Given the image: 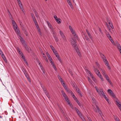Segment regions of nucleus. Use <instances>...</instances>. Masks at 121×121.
<instances>
[{
  "mask_svg": "<svg viewBox=\"0 0 121 121\" xmlns=\"http://www.w3.org/2000/svg\"><path fill=\"white\" fill-rule=\"evenodd\" d=\"M14 30L18 35L20 37V40L21 42L27 51L29 52H30V50L29 49V48L27 46L26 44L25 41L24 39L20 35V32L18 28L15 30Z\"/></svg>",
  "mask_w": 121,
  "mask_h": 121,
  "instance_id": "nucleus-1",
  "label": "nucleus"
},
{
  "mask_svg": "<svg viewBox=\"0 0 121 121\" xmlns=\"http://www.w3.org/2000/svg\"><path fill=\"white\" fill-rule=\"evenodd\" d=\"M73 41L71 42V43L73 47L74 48L78 55L79 56H81V54L79 52V50L78 47L77 45L76 44V41L75 40L73 39Z\"/></svg>",
  "mask_w": 121,
  "mask_h": 121,
  "instance_id": "nucleus-2",
  "label": "nucleus"
},
{
  "mask_svg": "<svg viewBox=\"0 0 121 121\" xmlns=\"http://www.w3.org/2000/svg\"><path fill=\"white\" fill-rule=\"evenodd\" d=\"M69 27L71 32L75 37L77 40L78 39V38L77 35L76 34L75 32L73 30L72 28L70 26H69Z\"/></svg>",
  "mask_w": 121,
  "mask_h": 121,
  "instance_id": "nucleus-3",
  "label": "nucleus"
},
{
  "mask_svg": "<svg viewBox=\"0 0 121 121\" xmlns=\"http://www.w3.org/2000/svg\"><path fill=\"white\" fill-rule=\"evenodd\" d=\"M115 98V100L116 102V104L121 111V105L120 104L121 103L119 100L117 99L116 98Z\"/></svg>",
  "mask_w": 121,
  "mask_h": 121,
  "instance_id": "nucleus-4",
  "label": "nucleus"
},
{
  "mask_svg": "<svg viewBox=\"0 0 121 121\" xmlns=\"http://www.w3.org/2000/svg\"><path fill=\"white\" fill-rule=\"evenodd\" d=\"M61 92L62 95H63L64 97L65 101L67 102H68V101L69 100L68 97L67 96L66 94L65 93L64 91L63 90L61 91Z\"/></svg>",
  "mask_w": 121,
  "mask_h": 121,
  "instance_id": "nucleus-5",
  "label": "nucleus"
},
{
  "mask_svg": "<svg viewBox=\"0 0 121 121\" xmlns=\"http://www.w3.org/2000/svg\"><path fill=\"white\" fill-rule=\"evenodd\" d=\"M108 92L114 98H116L115 95L114 94L113 92L111 89H108Z\"/></svg>",
  "mask_w": 121,
  "mask_h": 121,
  "instance_id": "nucleus-6",
  "label": "nucleus"
},
{
  "mask_svg": "<svg viewBox=\"0 0 121 121\" xmlns=\"http://www.w3.org/2000/svg\"><path fill=\"white\" fill-rule=\"evenodd\" d=\"M97 91L100 95H103L104 93L103 90L101 88L99 89Z\"/></svg>",
  "mask_w": 121,
  "mask_h": 121,
  "instance_id": "nucleus-7",
  "label": "nucleus"
},
{
  "mask_svg": "<svg viewBox=\"0 0 121 121\" xmlns=\"http://www.w3.org/2000/svg\"><path fill=\"white\" fill-rule=\"evenodd\" d=\"M96 107L99 114L102 117V116H103V115L102 114V112L101 111L99 108V107L97 105H96Z\"/></svg>",
  "mask_w": 121,
  "mask_h": 121,
  "instance_id": "nucleus-8",
  "label": "nucleus"
},
{
  "mask_svg": "<svg viewBox=\"0 0 121 121\" xmlns=\"http://www.w3.org/2000/svg\"><path fill=\"white\" fill-rule=\"evenodd\" d=\"M58 59L59 60V61L60 62H61V60L60 59V57L59 55L57 53H54Z\"/></svg>",
  "mask_w": 121,
  "mask_h": 121,
  "instance_id": "nucleus-9",
  "label": "nucleus"
},
{
  "mask_svg": "<svg viewBox=\"0 0 121 121\" xmlns=\"http://www.w3.org/2000/svg\"><path fill=\"white\" fill-rule=\"evenodd\" d=\"M25 75L26 78H27V79L28 80V81L30 82V79L29 77V75L27 73H26L24 74Z\"/></svg>",
  "mask_w": 121,
  "mask_h": 121,
  "instance_id": "nucleus-10",
  "label": "nucleus"
},
{
  "mask_svg": "<svg viewBox=\"0 0 121 121\" xmlns=\"http://www.w3.org/2000/svg\"><path fill=\"white\" fill-rule=\"evenodd\" d=\"M50 47L54 54L57 52L56 51L55 49L54 48L52 45H50Z\"/></svg>",
  "mask_w": 121,
  "mask_h": 121,
  "instance_id": "nucleus-11",
  "label": "nucleus"
},
{
  "mask_svg": "<svg viewBox=\"0 0 121 121\" xmlns=\"http://www.w3.org/2000/svg\"><path fill=\"white\" fill-rule=\"evenodd\" d=\"M74 108L75 110H76L77 113L78 114L79 116L81 114L80 112L79 111V110L77 108H76V107H75Z\"/></svg>",
  "mask_w": 121,
  "mask_h": 121,
  "instance_id": "nucleus-12",
  "label": "nucleus"
},
{
  "mask_svg": "<svg viewBox=\"0 0 121 121\" xmlns=\"http://www.w3.org/2000/svg\"><path fill=\"white\" fill-rule=\"evenodd\" d=\"M67 0V1L68 3L69 4V5L70 6L71 8V9H73V6L72 5V4L71 3V2L70 1V0Z\"/></svg>",
  "mask_w": 121,
  "mask_h": 121,
  "instance_id": "nucleus-13",
  "label": "nucleus"
},
{
  "mask_svg": "<svg viewBox=\"0 0 121 121\" xmlns=\"http://www.w3.org/2000/svg\"><path fill=\"white\" fill-rule=\"evenodd\" d=\"M86 32L87 33L90 38L91 39H92V36L90 34L88 30H86Z\"/></svg>",
  "mask_w": 121,
  "mask_h": 121,
  "instance_id": "nucleus-14",
  "label": "nucleus"
},
{
  "mask_svg": "<svg viewBox=\"0 0 121 121\" xmlns=\"http://www.w3.org/2000/svg\"><path fill=\"white\" fill-rule=\"evenodd\" d=\"M87 79L88 80V81L90 83V84L91 85H93V82H92V80L89 77H87Z\"/></svg>",
  "mask_w": 121,
  "mask_h": 121,
  "instance_id": "nucleus-15",
  "label": "nucleus"
},
{
  "mask_svg": "<svg viewBox=\"0 0 121 121\" xmlns=\"http://www.w3.org/2000/svg\"><path fill=\"white\" fill-rule=\"evenodd\" d=\"M33 11L36 17H38V15L37 12L35 9H33Z\"/></svg>",
  "mask_w": 121,
  "mask_h": 121,
  "instance_id": "nucleus-16",
  "label": "nucleus"
},
{
  "mask_svg": "<svg viewBox=\"0 0 121 121\" xmlns=\"http://www.w3.org/2000/svg\"><path fill=\"white\" fill-rule=\"evenodd\" d=\"M67 102L68 103V104H69L70 107L73 109V107L72 105V104L70 102V101L69 100L68 101V102Z\"/></svg>",
  "mask_w": 121,
  "mask_h": 121,
  "instance_id": "nucleus-17",
  "label": "nucleus"
},
{
  "mask_svg": "<svg viewBox=\"0 0 121 121\" xmlns=\"http://www.w3.org/2000/svg\"><path fill=\"white\" fill-rule=\"evenodd\" d=\"M21 69L24 74L27 72L25 68L24 67H22L21 68Z\"/></svg>",
  "mask_w": 121,
  "mask_h": 121,
  "instance_id": "nucleus-18",
  "label": "nucleus"
},
{
  "mask_svg": "<svg viewBox=\"0 0 121 121\" xmlns=\"http://www.w3.org/2000/svg\"><path fill=\"white\" fill-rule=\"evenodd\" d=\"M91 78H92V79L95 82H96V80L95 78L94 77L93 75H91Z\"/></svg>",
  "mask_w": 121,
  "mask_h": 121,
  "instance_id": "nucleus-19",
  "label": "nucleus"
},
{
  "mask_svg": "<svg viewBox=\"0 0 121 121\" xmlns=\"http://www.w3.org/2000/svg\"><path fill=\"white\" fill-rule=\"evenodd\" d=\"M48 27L52 31L53 33V34H55V33L54 31V30H53V27L52 26V25H51L50 26H49Z\"/></svg>",
  "mask_w": 121,
  "mask_h": 121,
  "instance_id": "nucleus-20",
  "label": "nucleus"
},
{
  "mask_svg": "<svg viewBox=\"0 0 121 121\" xmlns=\"http://www.w3.org/2000/svg\"><path fill=\"white\" fill-rule=\"evenodd\" d=\"M58 24H60L61 23V20L59 18H57L55 20Z\"/></svg>",
  "mask_w": 121,
  "mask_h": 121,
  "instance_id": "nucleus-21",
  "label": "nucleus"
},
{
  "mask_svg": "<svg viewBox=\"0 0 121 121\" xmlns=\"http://www.w3.org/2000/svg\"><path fill=\"white\" fill-rule=\"evenodd\" d=\"M110 40L111 42L114 45H115V44L114 43V41L112 40L111 36L108 38Z\"/></svg>",
  "mask_w": 121,
  "mask_h": 121,
  "instance_id": "nucleus-22",
  "label": "nucleus"
},
{
  "mask_svg": "<svg viewBox=\"0 0 121 121\" xmlns=\"http://www.w3.org/2000/svg\"><path fill=\"white\" fill-rule=\"evenodd\" d=\"M110 40L111 42L114 45H115V44L114 43V41L112 40L111 36L108 38Z\"/></svg>",
  "mask_w": 121,
  "mask_h": 121,
  "instance_id": "nucleus-23",
  "label": "nucleus"
},
{
  "mask_svg": "<svg viewBox=\"0 0 121 121\" xmlns=\"http://www.w3.org/2000/svg\"><path fill=\"white\" fill-rule=\"evenodd\" d=\"M110 40L111 42L114 45H115V44L114 43V41L112 40L111 36L108 38Z\"/></svg>",
  "mask_w": 121,
  "mask_h": 121,
  "instance_id": "nucleus-24",
  "label": "nucleus"
},
{
  "mask_svg": "<svg viewBox=\"0 0 121 121\" xmlns=\"http://www.w3.org/2000/svg\"><path fill=\"white\" fill-rule=\"evenodd\" d=\"M79 116L81 118L83 121H86L84 118L83 116L82 115V114L79 115Z\"/></svg>",
  "mask_w": 121,
  "mask_h": 121,
  "instance_id": "nucleus-25",
  "label": "nucleus"
},
{
  "mask_svg": "<svg viewBox=\"0 0 121 121\" xmlns=\"http://www.w3.org/2000/svg\"><path fill=\"white\" fill-rule=\"evenodd\" d=\"M64 88L65 89L66 91H67V92H68L69 93H70V91H71V90H69L68 87L66 86H64Z\"/></svg>",
  "mask_w": 121,
  "mask_h": 121,
  "instance_id": "nucleus-26",
  "label": "nucleus"
},
{
  "mask_svg": "<svg viewBox=\"0 0 121 121\" xmlns=\"http://www.w3.org/2000/svg\"><path fill=\"white\" fill-rule=\"evenodd\" d=\"M85 38V39L86 40H88L89 41V39L88 36L86 34H84Z\"/></svg>",
  "mask_w": 121,
  "mask_h": 121,
  "instance_id": "nucleus-27",
  "label": "nucleus"
},
{
  "mask_svg": "<svg viewBox=\"0 0 121 121\" xmlns=\"http://www.w3.org/2000/svg\"><path fill=\"white\" fill-rule=\"evenodd\" d=\"M117 46V48L119 50L121 49V47L120 45L117 42L116 43Z\"/></svg>",
  "mask_w": 121,
  "mask_h": 121,
  "instance_id": "nucleus-28",
  "label": "nucleus"
},
{
  "mask_svg": "<svg viewBox=\"0 0 121 121\" xmlns=\"http://www.w3.org/2000/svg\"><path fill=\"white\" fill-rule=\"evenodd\" d=\"M102 73L104 75L105 77H106L107 75H106L105 73V72L104 70V69H102Z\"/></svg>",
  "mask_w": 121,
  "mask_h": 121,
  "instance_id": "nucleus-29",
  "label": "nucleus"
},
{
  "mask_svg": "<svg viewBox=\"0 0 121 121\" xmlns=\"http://www.w3.org/2000/svg\"><path fill=\"white\" fill-rule=\"evenodd\" d=\"M95 73L98 76H100L101 75V74L100 73L99 70L97 69V70Z\"/></svg>",
  "mask_w": 121,
  "mask_h": 121,
  "instance_id": "nucleus-30",
  "label": "nucleus"
},
{
  "mask_svg": "<svg viewBox=\"0 0 121 121\" xmlns=\"http://www.w3.org/2000/svg\"><path fill=\"white\" fill-rule=\"evenodd\" d=\"M41 86L43 90V91L45 93H47V92H48L46 91V89L45 88V87L44 86H42V85H41Z\"/></svg>",
  "mask_w": 121,
  "mask_h": 121,
  "instance_id": "nucleus-31",
  "label": "nucleus"
},
{
  "mask_svg": "<svg viewBox=\"0 0 121 121\" xmlns=\"http://www.w3.org/2000/svg\"><path fill=\"white\" fill-rule=\"evenodd\" d=\"M69 93L72 95V96L73 98L76 97L75 95L72 91H70V93Z\"/></svg>",
  "mask_w": 121,
  "mask_h": 121,
  "instance_id": "nucleus-32",
  "label": "nucleus"
},
{
  "mask_svg": "<svg viewBox=\"0 0 121 121\" xmlns=\"http://www.w3.org/2000/svg\"><path fill=\"white\" fill-rule=\"evenodd\" d=\"M61 36L63 39V40L65 42L66 41V39L64 35H63L62 36Z\"/></svg>",
  "mask_w": 121,
  "mask_h": 121,
  "instance_id": "nucleus-33",
  "label": "nucleus"
},
{
  "mask_svg": "<svg viewBox=\"0 0 121 121\" xmlns=\"http://www.w3.org/2000/svg\"><path fill=\"white\" fill-rule=\"evenodd\" d=\"M61 36L63 39V40L65 42L66 41V39L64 35H63L62 36Z\"/></svg>",
  "mask_w": 121,
  "mask_h": 121,
  "instance_id": "nucleus-34",
  "label": "nucleus"
},
{
  "mask_svg": "<svg viewBox=\"0 0 121 121\" xmlns=\"http://www.w3.org/2000/svg\"><path fill=\"white\" fill-rule=\"evenodd\" d=\"M100 56L101 58L103 59V60L106 59L105 56L102 53L100 54Z\"/></svg>",
  "mask_w": 121,
  "mask_h": 121,
  "instance_id": "nucleus-35",
  "label": "nucleus"
},
{
  "mask_svg": "<svg viewBox=\"0 0 121 121\" xmlns=\"http://www.w3.org/2000/svg\"><path fill=\"white\" fill-rule=\"evenodd\" d=\"M105 77L106 78V79L110 83H111V82L110 81V80L109 79V78L107 75Z\"/></svg>",
  "mask_w": 121,
  "mask_h": 121,
  "instance_id": "nucleus-36",
  "label": "nucleus"
},
{
  "mask_svg": "<svg viewBox=\"0 0 121 121\" xmlns=\"http://www.w3.org/2000/svg\"><path fill=\"white\" fill-rule=\"evenodd\" d=\"M75 88L77 91L78 93L80 94V93H81V92L79 90V89L77 87H76V88Z\"/></svg>",
  "mask_w": 121,
  "mask_h": 121,
  "instance_id": "nucleus-37",
  "label": "nucleus"
},
{
  "mask_svg": "<svg viewBox=\"0 0 121 121\" xmlns=\"http://www.w3.org/2000/svg\"><path fill=\"white\" fill-rule=\"evenodd\" d=\"M105 65L107 66L109 70H110L111 68L109 65V64L108 63H106V64Z\"/></svg>",
  "mask_w": 121,
  "mask_h": 121,
  "instance_id": "nucleus-38",
  "label": "nucleus"
},
{
  "mask_svg": "<svg viewBox=\"0 0 121 121\" xmlns=\"http://www.w3.org/2000/svg\"><path fill=\"white\" fill-rule=\"evenodd\" d=\"M18 4L19 6L20 7V8L21 9H22V8H23V7L21 3V2H19V3H18Z\"/></svg>",
  "mask_w": 121,
  "mask_h": 121,
  "instance_id": "nucleus-39",
  "label": "nucleus"
},
{
  "mask_svg": "<svg viewBox=\"0 0 121 121\" xmlns=\"http://www.w3.org/2000/svg\"><path fill=\"white\" fill-rule=\"evenodd\" d=\"M108 23H109V25L111 27L112 29H113L114 26L112 25V23H111L110 22H108Z\"/></svg>",
  "mask_w": 121,
  "mask_h": 121,
  "instance_id": "nucleus-40",
  "label": "nucleus"
},
{
  "mask_svg": "<svg viewBox=\"0 0 121 121\" xmlns=\"http://www.w3.org/2000/svg\"><path fill=\"white\" fill-rule=\"evenodd\" d=\"M58 79H59L60 80V82H61L63 81L62 79L61 78L60 76L59 75H58Z\"/></svg>",
  "mask_w": 121,
  "mask_h": 121,
  "instance_id": "nucleus-41",
  "label": "nucleus"
},
{
  "mask_svg": "<svg viewBox=\"0 0 121 121\" xmlns=\"http://www.w3.org/2000/svg\"><path fill=\"white\" fill-rule=\"evenodd\" d=\"M54 37L56 41V42H58L59 40L58 38L55 36H54Z\"/></svg>",
  "mask_w": 121,
  "mask_h": 121,
  "instance_id": "nucleus-42",
  "label": "nucleus"
},
{
  "mask_svg": "<svg viewBox=\"0 0 121 121\" xmlns=\"http://www.w3.org/2000/svg\"><path fill=\"white\" fill-rule=\"evenodd\" d=\"M114 118L116 121H119V119L118 117L115 116Z\"/></svg>",
  "mask_w": 121,
  "mask_h": 121,
  "instance_id": "nucleus-43",
  "label": "nucleus"
},
{
  "mask_svg": "<svg viewBox=\"0 0 121 121\" xmlns=\"http://www.w3.org/2000/svg\"><path fill=\"white\" fill-rule=\"evenodd\" d=\"M103 60L104 62L105 65L106 63H108V60H106V59H103Z\"/></svg>",
  "mask_w": 121,
  "mask_h": 121,
  "instance_id": "nucleus-44",
  "label": "nucleus"
},
{
  "mask_svg": "<svg viewBox=\"0 0 121 121\" xmlns=\"http://www.w3.org/2000/svg\"><path fill=\"white\" fill-rule=\"evenodd\" d=\"M106 35H107V36L108 38L111 37L110 34L108 32H107L106 33Z\"/></svg>",
  "mask_w": 121,
  "mask_h": 121,
  "instance_id": "nucleus-45",
  "label": "nucleus"
},
{
  "mask_svg": "<svg viewBox=\"0 0 121 121\" xmlns=\"http://www.w3.org/2000/svg\"><path fill=\"white\" fill-rule=\"evenodd\" d=\"M52 66L53 68H54V69L56 71L57 70V69L55 65V64L53 65H52Z\"/></svg>",
  "mask_w": 121,
  "mask_h": 121,
  "instance_id": "nucleus-46",
  "label": "nucleus"
},
{
  "mask_svg": "<svg viewBox=\"0 0 121 121\" xmlns=\"http://www.w3.org/2000/svg\"><path fill=\"white\" fill-rule=\"evenodd\" d=\"M13 26L14 27V30L18 28V27L17 26V24L14 25H13Z\"/></svg>",
  "mask_w": 121,
  "mask_h": 121,
  "instance_id": "nucleus-47",
  "label": "nucleus"
},
{
  "mask_svg": "<svg viewBox=\"0 0 121 121\" xmlns=\"http://www.w3.org/2000/svg\"><path fill=\"white\" fill-rule=\"evenodd\" d=\"M37 29V30H38V32H39V34H40V35H41V31L40 30V29H39V28H38V29Z\"/></svg>",
  "mask_w": 121,
  "mask_h": 121,
  "instance_id": "nucleus-48",
  "label": "nucleus"
},
{
  "mask_svg": "<svg viewBox=\"0 0 121 121\" xmlns=\"http://www.w3.org/2000/svg\"><path fill=\"white\" fill-rule=\"evenodd\" d=\"M76 102L78 104L79 106L80 107L81 106V104L78 100L76 101Z\"/></svg>",
  "mask_w": 121,
  "mask_h": 121,
  "instance_id": "nucleus-49",
  "label": "nucleus"
},
{
  "mask_svg": "<svg viewBox=\"0 0 121 121\" xmlns=\"http://www.w3.org/2000/svg\"><path fill=\"white\" fill-rule=\"evenodd\" d=\"M46 54L47 55V56L48 57V58H49L50 57H51L50 56V55L49 54L48 52H46Z\"/></svg>",
  "mask_w": 121,
  "mask_h": 121,
  "instance_id": "nucleus-50",
  "label": "nucleus"
},
{
  "mask_svg": "<svg viewBox=\"0 0 121 121\" xmlns=\"http://www.w3.org/2000/svg\"><path fill=\"white\" fill-rule=\"evenodd\" d=\"M22 56V57L24 61H26V60L24 56H23V54L21 56Z\"/></svg>",
  "mask_w": 121,
  "mask_h": 121,
  "instance_id": "nucleus-51",
  "label": "nucleus"
},
{
  "mask_svg": "<svg viewBox=\"0 0 121 121\" xmlns=\"http://www.w3.org/2000/svg\"><path fill=\"white\" fill-rule=\"evenodd\" d=\"M60 34L61 35V36H62L63 35H64L63 33L61 31H59Z\"/></svg>",
  "mask_w": 121,
  "mask_h": 121,
  "instance_id": "nucleus-52",
  "label": "nucleus"
},
{
  "mask_svg": "<svg viewBox=\"0 0 121 121\" xmlns=\"http://www.w3.org/2000/svg\"><path fill=\"white\" fill-rule=\"evenodd\" d=\"M88 75L91 76V75H92L93 74L91 73L90 71H89L88 73Z\"/></svg>",
  "mask_w": 121,
  "mask_h": 121,
  "instance_id": "nucleus-53",
  "label": "nucleus"
},
{
  "mask_svg": "<svg viewBox=\"0 0 121 121\" xmlns=\"http://www.w3.org/2000/svg\"><path fill=\"white\" fill-rule=\"evenodd\" d=\"M12 22L13 26L16 24V22L14 21L13 20L12 21Z\"/></svg>",
  "mask_w": 121,
  "mask_h": 121,
  "instance_id": "nucleus-54",
  "label": "nucleus"
},
{
  "mask_svg": "<svg viewBox=\"0 0 121 121\" xmlns=\"http://www.w3.org/2000/svg\"><path fill=\"white\" fill-rule=\"evenodd\" d=\"M45 94L48 98H49L50 97L49 94L48 92H47V93H45Z\"/></svg>",
  "mask_w": 121,
  "mask_h": 121,
  "instance_id": "nucleus-55",
  "label": "nucleus"
},
{
  "mask_svg": "<svg viewBox=\"0 0 121 121\" xmlns=\"http://www.w3.org/2000/svg\"><path fill=\"white\" fill-rule=\"evenodd\" d=\"M47 23L48 27L49 26H50L51 25V24L50 23V22H48V21L47 22Z\"/></svg>",
  "mask_w": 121,
  "mask_h": 121,
  "instance_id": "nucleus-56",
  "label": "nucleus"
},
{
  "mask_svg": "<svg viewBox=\"0 0 121 121\" xmlns=\"http://www.w3.org/2000/svg\"><path fill=\"white\" fill-rule=\"evenodd\" d=\"M94 69L95 72L96 73L97 70V69L94 66Z\"/></svg>",
  "mask_w": 121,
  "mask_h": 121,
  "instance_id": "nucleus-57",
  "label": "nucleus"
},
{
  "mask_svg": "<svg viewBox=\"0 0 121 121\" xmlns=\"http://www.w3.org/2000/svg\"><path fill=\"white\" fill-rule=\"evenodd\" d=\"M18 53L20 54L21 56L23 54L22 52L20 51H19Z\"/></svg>",
  "mask_w": 121,
  "mask_h": 121,
  "instance_id": "nucleus-58",
  "label": "nucleus"
},
{
  "mask_svg": "<svg viewBox=\"0 0 121 121\" xmlns=\"http://www.w3.org/2000/svg\"><path fill=\"white\" fill-rule=\"evenodd\" d=\"M98 76L100 77V78L102 80V81H104V79H103V78L102 77L101 74V75L100 76Z\"/></svg>",
  "mask_w": 121,
  "mask_h": 121,
  "instance_id": "nucleus-59",
  "label": "nucleus"
},
{
  "mask_svg": "<svg viewBox=\"0 0 121 121\" xmlns=\"http://www.w3.org/2000/svg\"><path fill=\"white\" fill-rule=\"evenodd\" d=\"M105 99L108 103H109L110 101H109V99H108L107 98L106 99Z\"/></svg>",
  "mask_w": 121,
  "mask_h": 121,
  "instance_id": "nucleus-60",
  "label": "nucleus"
},
{
  "mask_svg": "<svg viewBox=\"0 0 121 121\" xmlns=\"http://www.w3.org/2000/svg\"><path fill=\"white\" fill-rule=\"evenodd\" d=\"M102 95L104 97V98H105V99H106V98H107L106 97V95L104 93V94H103V95Z\"/></svg>",
  "mask_w": 121,
  "mask_h": 121,
  "instance_id": "nucleus-61",
  "label": "nucleus"
},
{
  "mask_svg": "<svg viewBox=\"0 0 121 121\" xmlns=\"http://www.w3.org/2000/svg\"><path fill=\"white\" fill-rule=\"evenodd\" d=\"M48 59L50 62L52 61V59L51 57H50L49 58H48Z\"/></svg>",
  "mask_w": 121,
  "mask_h": 121,
  "instance_id": "nucleus-62",
  "label": "nucleus"
},
{
  "mask_svg": "<svg viewBox=\"0 0 121 121\" xmlns=\"http://www.w3.org/2000/svg\"><path fill=\"white\" fill-rule=\"evenodd\" d=\"M3 58V60H4V61L5 62H7V61L6 59V58H5V57H4V58Z\"/></svg>",
  "mask_w": 121,
  "mask_h": 121,
  "instance_id": "nucleus-63",
  "label": "nucleus"
},
{
  "mask_svg": "<svg viewBox=\"0 0 121 121\" xmlns=\"http://www.w3.org/2000/svg\"><path fill=\"white\" fill-rule=\"evenodd\" d=\"M54 18L55 20L56 19H57V16L56 15H54Z\"/></svg>",
  "mask_w": 121,
  "mask_h": 121,
  "instance_id": "nucleus-64",
  "label": "nucleus"
}]
</instances>
